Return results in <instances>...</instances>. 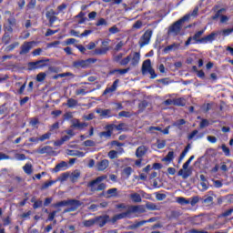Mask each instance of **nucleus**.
Instances as JSON below:
<instances>
[{
  "mask_svg": "<svg viewBox=\"0 0 233 233\" xmlns=\"http://www.w3.org/2000/svg\"><path fill=\"white\" fill-rule=\"evenodd\" d=\"M32 45H35V42L32 41L24 43L21 46L20 55L23 56L25 54H28L30 50H32Z\"/></svg>",
  "mask_w": 233,
  "mask_h": 233,
  "instance_id": "nucleus-14",
  "label": "nucleus"
},
{
  "mask_svg": "<svg viewBox=\"0 0 233 233\" xmlns=\"http://www.w3.org/2000/svg\"><path fill=\"white\" fill-rule=\"evenodd\" d=\"M218 35H219L218 32H212L211 34L202 37L201 40H199V45H207L208 43H214Z\"/></svg>",
  "mask_w": 233,
  "mask_h": 233,
  "instance_id": "nucleus-8",
  "label": "nucleus"
},
{
  "mask_svg": "<svg viewBox=\"0 0 233 233\" xmlns=\"http://www.w3.org/2000/svg\"><path fill=\"white\" fill-rule=\"evenodd\" d=\"M84 147H96V142H94V140H86Z\"/></svg>",
  "mask_w": 233,
  "mask_h": 233,
  "instance_id": "nucleus-56",
  "label": "nucleus"
},
{
  "mask_svg": "<svg viewBox=\"0 0 233 233\" xmlns=\"http://www.w3.org/2000/svg\"><path fill=\"white\" fill-rule=\"evenodd\" d=\"M109 219H110V217L108 215L100 216V217L95 218V223L96 225H99L100 227H105V225L108 223Z\"/></svg>",
  "mask_w": 233,
  "mask_h": 233,
  "instance_id": "nucleus-12",
  "label": "nucleus"
},
{
  "mask_svg": "<svg viewBox=\"0 0 233 233\" xmlns=\"http://www.w3.org/2000/svg\"><path fill=\"white\" fill-rule=\"evenodd\" d=\"M176 201L178 205H190V199L183 197H177Z\"/></svg>",
  "mask_w": 233,
  "mask_h": 233,
  "instance_id": "nucleus-23",
  "label": "nucleus"
},
{
  "mask_svg": "<svg viewBox=\"0 0 233 233\" xmlns=\"http://www.w3.org/2000/svg\"><path fill=\"white\" fill-rule=\"evenodd\" d=\"M117 154L118 152L116 150H111L108 152L107 156L109 159H117Z\"/></svg>",
  "mask_w": 233,
  "mask_h": 233,
  "instance_id": "nucleus-43",
  "label": "nucleus"
},
{
  "mask_svg": "<svg viewBox=\"0 0 233 233\" xmlns=\"http://www.w3.org/2000/svg\"><path fill=\"white\" fill-rule=\"evenodd\" d=\"M221 148H222V152H224L225 156H227V157L230 156V149L225 144H223L221 146Z\"/></svg>",
  "mask_w": 233,
  "mask_h": 233,
  "instance_id": "nucleus-50",
  "label": "nucleus"
},
{
  "mask_svg": "<svg viewBox=\"0 0 233 233\" xmlns=\"http://www.w3.org/2000/svg\"><path fill=\"white\" fill-rule=\"evenodd\" d=\"M187 123L185 119H179L177 122L173 123V127H181V125H185Z\"/></svg>",
  "mask_w": 233,
  "mask_h": 233,
  "instance_id": "nucleus-59",
  "label": "nucleus"
},
{
  "mask_svg": "<svg viewBox=\"0 0 233 233\" xmlns=\"http://www.w3.org/2000/svg\"><path fill=\"white\" fill-rule=\"evenodd\" d=\"M142 74L145 76L147 74H150L151 79H156L157 75H156V71L152 68V63L150 59L144 61L142 65Z\"/></svg>",
  "mask_w": 233,
  "mask_h": 233,
  "instance_id": "nucleus-5",
  "label": "nucleus"
},
{
  "mask_svg": "<svg viewBox=\"0 0 233 233\" xmlns=\"http://www.w3.org/2000/svg\"><path fill=\"white\" fill-rule=\"evenodd\" d=\"M109 32H110V34H117V33H119V28H117V26L114 25L109 28Z\"/></svg>",
  "mask_w": 233,
  "mask_h": 233,
  "instance_id": "nucleus-62",
  "label": "nucleus"
},
{
  "mask_svg": "<svg viewBox=\"0 0 233 233\" xmlns=\"http://www.w3.org/2000/svg\"><path fill=\"white\" fill-rule=\"evenodd\" d=\"M83 225H84V227H94V225H96V218L84 220Z\"/></svg>",
  "mask_w": 233,
  "mask_h": 233,
  "instance_id": "nucleus-36",
  "label": "nucleus"
},
{
  "mask_svg": "<svg viewBox=\"0 0 233 233\" xmlns=\"http://www.w3.org/2000/svg\"><path fill=\"white\" fill-rule=\"evenodd\" d=\"M115 127H116V130L125 131V130H127V124L122 123V124H119L117 126H115Z\"/></svg>",
  "mask_w": 233,
  "mask_h": 233,
  "instance_id": "nucleus-55",
  "label": "nucleus"
},
{
  "mask_svg": "<svg viewBox=\"0 0 233 233\" xmlns=\"http://www.w3.org/2000/svg\"><path fill=\"white\" fill-rule=\"evenodd\" d=\"M81 176V172L76 170L70 175L71 181H76V179H79V177Z\"/></svg>",
  "mask_w": 233,
  "mask_h": 233,
  "instance_id": "nucleus-37",
  "label": "nucleus"
},
{
  "mask_svg": "<svg viewBox=\"0 0 233 233\" xmlns=\"http://www.w3.org/2000/svg\"><path fill=\"white\" fill-rule=\"evenodd\" d=\"M147 152H148V147L142 145L138 147L136 150V157H143L147 155Z\"/></svg>",
  "mask_w": 233,
  "mask_h": 233,
  "instance_id": "nucleus-15",
  "label": "nucleus"
},
{
  "mask_svg": "<svg viewBox=\"0 0 233 233\" xmlns=\"http://www.w3.org/2000/svg\"><path fill=\"white\" fill-rule=\"evenodd\" d=\"M141 26H143V22L141 21H137L134 25H133V28H136V30H139V28H141Z\"/></svg>",
  "mask_w": 233,
  "mask_h": 233,
  "instance_id": "nucleus-60",
  "label": "nucleus"
},
{
  "mask_svg": "<svg viewBox=\"0 0 233 233\" xmlns=\"http://www.w3.org/2000/svg\"><path fill=\"white\" fill-rule=\"evenodd\" d=\"M105 179H106V175L97 177L95 180L89 182L87 187L90 188L91 192H101V190L106 188V185L103 183Z\"/></svg>",
  "mask_w": 233,
  "mask_h": 233,
  "instance_id": "nucleus-2",
  "label": "nucleus"
},
{
  "mask_svg": "<svg viewBox=\"0 0 233 233\" xmlns=\"http://www.w3.org/2000/svg\"><path fill=\"white\" fill-rule=\"evenodd\" d=\"M106 128L107 131H104L99 134L100 137H106V139H108V137H112V130L114 128V126H107Z\"/></svg>",
  "mask_w": 233,
  "mask_h": 233,
  "instance_id": "nucleus-18",
  "label": "nucleus"
},
{
  "mask_svg": "<svg viewBox=\"0 0 233 233\" xmlns=\"http://www.w3.org/2000/svg\"><path fill=\"white\" fill-rule=\"evenodd\" d=\"M123 46H125V42H123V41L118 42L115 46V51L119 52V50H121V48H123Z\"/></svg>",
  "mask_w": 233,
  "mask_h": 233,
  "instance_id": "nucleus-53",
  "label": "nucleus"
},
{
  "mask_svg": "<svg viewBox=\"0 0 233 233\" xmlns=\"http://www.w3.org/2000/svg\"><path fill=\"white\" fill-rule=\"evenodd\" d=\"M214 201V198L212 196L205 197L203 203H212Z\"/></svg>",
  "mask_w": 233,
  "mask_h": 233,
  "instance_id": "nucleus-63",
  "label": "nucleus"
},
{
  "mask_svg": "<svg viewBox=\"0 0 233 233\" xmlns=\"http://www.w3.org/2000/svg\"><path fill=\"white\" fill-rule=\"evenodd\" d=\"M205 30H207V27L195 33V35L192 36L195 43L199 44V41H201V35L205 34Z\"/></svg>",
  "mask_w": 233,
  "mask_h": 233,
  "instance_id": "nucleus-19",
  "label": "nucleus"
},
{
  "mask_svg": "<svg viewBox=\"0 0 233 233\" xmlns=\"http://www.w3.org/2000/svg\"><path fill=\"white\" fill-rule=\"evenodd\" d=\"M130 71V67H127L126 69H115L111 71V74H120V76H125V74H127Z\"/></svg>",
  "mask_w": 233,
  "mask_h": 233,
  "instance_id": "nucleus-33",
  "label": "nucleus"
},
{
  "mask_svg": "<svg viewBox=\"0 0 233 233\" xmlns=\"http://www.w3.org/2000/svg\"><path fill=\"white\" fill-rule=\"evenodd\" d=\"M88 127V123L81 122L77 118H73L71 120V128H76V130H85Z\"/></svg>",
  "mask_w": 233,
  "mask_h": 233,
  "instance_id": "nucleus-9",
  "label": "nucleus"
},
{
  "mask_svg": "<svg viewBox=\"0 0 233 233\" xmlns=\"http://www.w3.org/2000/svg\"><path fill=\"white\" fill-rule=\"evenodd\" d=\"M123 53H119L118 55H116L114 57V61H116V63H119L121 65V62L123 61Z\"/></svg>",
  "mask_w": 233,
  "mask_h": 233,
  "instance_id": "nucleus-49",
  "label": "nucleus"
},
{
  "mask_svg": "<svg viewBox=\"0 0 233 233\" xmlns=\"http://www.w3.org/2000/svg\"><path fill=\"white\" fill-rule=\"evenodd\" d=\"M208 125H210L208 120L202 119V121L200 122V128H205V127H208Z\"/></svg>",
  "mask_w": 233,
  "mask_h": 233,
  "instance_id": "nucleus-61",
  "label": "nucleus"
},
{
  "mask_svg": "<svg viewBox=\"0 0 233 233\" xmlns=\"http://www.w3.org/2000/svg\"><path fill=\"white\" fill-rule=\"evenodd\" d=\"M103 47L99 49H96L94 52L95 56H105L110 48L108 47V41L102 42Z\"/></svg>",
  "mask_w": 233,
  "mask_h": 233,
  "instance_id": "nucleus-11",
  "label": "nucleus"
},
{
  "mask_svg": "<svg viewBox=\"0 0 233 233\" xmlns=\"http://www.w3.org/2000/svg\"><path fill=\"white\" fill-rule=\"evenodd\" d=\"M66 106L68 108H76V106H79V102L74 98H68Z\"/></svg>",
  "mask_w": 233,
  "mask_h": 233,
  "instance_id": "nucleus-21",
  "label": "nucleus"
},
{
  "mask_svg": "<svg viewBox=\"0 0 233 233\" xmlns=\"http://www.w3.org/2000/svg\"><path fill=\"white\" fill-rule=\"evenodd\" d=\"M55 208H58V207H68V200H63L60 202H57L54 205Z\"/></svg>",
  "mask_w": 233,
  "mask_h": 233,
  "instance_id": "nucleus-45",
  "label": "nucleus"
},
{
  "mask_svg": "<svg viewBox=\"0 0 233 233\" xmlns=\"http://www.w3.org/2000/svg\"><path fill=\"white\" fill-rule=\"evenodd\" d=\"M45 79H46V73H39L36 76V81L38 83H42V81H44Z\"/></svg>",
  "mask_w": 233,
  "mask_h": 233,
  "instance_id": "nucleus-41",
  "label": "nucleus"
},
{
  "mask_svg": "<svg viewBox=\"0 0 233 233\" xmlns=\"http://www.w3.org/2000/svg\"><path fill=\"white\" fill-rule=\"evenodd\" d=\"M200 186L202 187V192H205V190H208V181L200 182Z\"/></svg>",
  "mask_w": 233,
  "mask_h": 233,
  "instance_id": "nucleus-57",
  "label": "nucleus"
},
{
  "mask_svg": "<svg viewBox=\"0 0 233 233\" xmlns=\"http://www.w3.org/2000/svg\"><path fill=\"white\" fill-rule=\"evenodd\" d=\"M17 46H19V42H15L5 48V52H12V50L17 48Z\"/></svg>",
  "mask_w": 233,
  "mask_h": 233,
  "instance_id": "nucleus-39",
  "label": "nucleus"
},
{
  "mask_svg": "<svg viewBox=\"0 0 233 233\" xmlns=\"http://www.w3.org/2000/svg\"><path fill=\"white\" fill-rule=\"evenodd\" d=\"M143 212H145V208H143V206H130L126 212L115 215L111 221L116 223V221H119V219L132 218V214H143Z\"/></svg>",
  "mask_w": 233,
  "mask_h": 233,
  "instance_id": "nucleus-1",
  "label": "nucleus"
},
{
  "mask_svg": "<svg viewBox=\"0 0 233 233\" xmlns=\"http://www.w3.org/2000/svg\"><path fill=\"white\" fill-rule=\"evenodd\" d=\"M146 223H147V221H145V220L135 221V222L130 226V228H131V230H136V228H139V227H143V225H145Z\"/></svg>",
  "mask_w": 233,
  "mask_h": 233,
  "instance_id": "nucleus-28",
  "label": "nucleus"
},
{
  "mask_svg": "<svg viewBox=\"0 0 233 233\" xmlns=\"http://www.w3.org/2000/svg\"><path fill=\"white\" fill-rule=\"evenodd\" d=\"M179 48L178 44H172L164 48L165 54H168V52H172V50H177Z\"/></svg>",
  "mask_w": 233,
  "mask_h": 233,
  "instance_id": "nucleus-26",
  "label": "nucleus"
},
{
  "mask_svg": "<svg viewBox=\"0 0 233 233\" xmlns=\"http://www.w3.org/2000/svg\"><path fill=\"white\" fill-rule=\"evenodd\" d=\"M117 85H119V79L115 80L110 87L106 88L103 95L106 96V94H112V92H116V90H117Z\"/></svg>",
  "mask_w": 233,
  "mask_h": 233,
  "instance_id": "nucleus-17",
  "label": "nucleus"
},
{
  "mask_svg": "<svg viewBox=\"0 0 233 233\" xmlns=\"http://www.w3.org/2000/svg\"><path fill=\"white\" fill-rule=\"evenodd\" d=\"M108 165H109L108 160L104 159L97 164V170H99L100 172H103V170H106V168H108Z\"/></svg>",
  "mask_w": 233,
  "mask_h": 233,
  "instance_id": "nucleus-20",
  "label": "nucleus"
},
{
  "mask_svg": "<svg viewBox=\"0 0 233 233\" xmlns=\"http://www.w3.org/2000/svg\"><path fill=\"white\" fill-rule=\"evenodd\" d=\"M119 117H132V114L128 111H122L118 114Z\"/></svg>",
  "mask_w": 233,
  "mask_h": 233,
  "instance_id": "nucleus-51",
  "label": "nucleus"
},
{
  "mask_svg": "<svg viewBox=\"0 0 233 233\" xmlns=\"http://www.w3.org/2000/svg\"><path fill=\"white\" fill-rule=\"evenodd\" d=\"M189 165L190 164H188V162L184 163L182 166V169L178 171V176H181L183 179H187L190 176V174H188V171L187 170Z\"/></svg>",
  "mask_w": 233,
  "mask_h": 233,
  "instance_id": "nucleus-16",
  "label": "nucleus"
},
{
  "mask_svg": "<svg viewBox=\"0 0 233 233\" xmlns=\"http://www.w3.org/2000/svg\"><path fill=\"white\" fill-rule=\"evenodd\" d=\"M188 19H190V15H186L181 19L177 20L173 25L170 26L168 34L179 35V33L181 32V25H183L185 21H188Z\"/></svg>",
  "mask_w": 233,
  "mask_h": 233,
  "instance_id": "nucleus-4",
  "label": "nucleus"
},
{
  "mask_svg": "<svg viewBox=\"0 0 233 233\" xmlns=\"http://www.w3.org/2000/svg\"><path fill=\"white\" fill-rule=\"evenodd\" d=\"M23 170L25 174H27L28 176H30V174H32L33 170H32V164L27 163L23 167Z\"/></svg>",
  "mask_w": 233,
  "mask_h": 233,
  "instance_id": "nucleus-34",
  "label": "nucleus"
},
{
  "mask_svg": "<svg viewBox=\"0 0 233 233\" xmlns=\"http://www.w3.org/2000/svg\"><path fill=\"white\" fill-rule=\"evenodd\" d=\"M96 114H99L100 117H108L110 116V109H101L98 108L96 110Z\"/></svg>",
  "mask_w": 233,
  "mask_h": 233,
  "instance_id": "nucleus-22",
  "label": "nucleus"
},
{
  "mask_svg": "<svg viewBox=\"0 0 233 233\" xmlns=\"http://www.w3.org/2000/svg\"><path fill=\"white\" fill-rule=\"evenodd\" d=\"M38 154H50L52 152V147L50 146H46L38 149Z\"/></svg>",
  "mask_w": 233,
  "mask_h": 233,
  "instance_id": "nucleus-30",
  "label": "nucleus"
},
{
  "mask_svg": "<svg viewBox=\"0 0 233 233\" xmlns=\"http://www.w3.org/2000/svg\"><path fill=\"white\" fill-rule=\"evenodd\" d=\"M132 172H134L132 167H125L123 170L124 177H127V179H128V177H130V176L132 175Z\"/></svg>",
  "mask_w": 233,
  "mask_h": 233,
  "instance_id": "nucleus-31",
  "label": "nucleus"
},
{
  "mask_svg": "<svg viewBox=\"0 0 233 233\" xmlns=\"http://www.w3.org/2000/svg\"><path fill=\"white\" fill-rule=\"evenodd\" d=\"M188 150H190V145H187L186 147V148L184 149V151L181 153V155L178 158V163H181V161H183V159H185L187 154H188Z\"/></svg>",
  "mask_w": 233,
  "mask_h": 233,
  "instance_id": "nucleus-32",
  "label": "nucleus"
},
{
  "mask_svg": "<svg viewBox=\"0 0 233 233\" xmlns=\"http://www.w3.org/2000/svg\"><path fill=\"white\" fill-rule=\"evenodd\" d=\"M81 205L82 203L79 200L69 199L67 208L64 210V213L66 214V212H76V210L78 209Z\"/></svg>",
  "mask_w": 233,
  "mask_h": 233,
  "instance_id": "nucleus-7",
  "label": "nucleus"
},
{
  "mask_svg": "<svg viewBox=\"0 0 233 233\" xmlns=\"http://www.w3.org/2000/svg\"><path fill=\"white\" fill-rule=\"evenodd\" d=\"M67 167H68V164L65 161H62L55 167L54 172H59L64 168H66Z\"/></svg>",
  "mask_w": 233,
  "mask_h": 233,
  "instance_id": "nucleus-24",
  "label": "nucleus"
},
{
  "mask_svg": "<svg viewBox=\"0 0 233 233\" xmlns=\"http://www.w3.org/2000/svg\"><path fill=\"white\" fill-rule=\"evenodd\" d=\"M146 208H147V210H159V206L151 202L147 203Z\"/></svg>",
  "mask_w": 233,
  "mask_h": 233,
  "instance_id": "nucleus-35",
  "label": "nucleus"
},
{
  "mask_svg": "<svg viewBox=\"0 0 233 233\" xmlns=\"http://www.w3.org/2000/svg\"><path fill=\"white\" fill-rule=\"evenodd\" d=\"M116 208H117V210H119V212H121V210H128V207H127L125 204L121 203V204H116Z\"/></svg>",
  "mask_w": 233,
  "mask_h": 233,
  "instance_id": "nucleus-48",
  "label": "nucleus"
},
{
  "mask_svg": "<svg viewBox=\"0 0 233 233\" xmlns=\"http://www.w3.org/2000/svg\"><path fill=\"white\" fill-rule=\"evenodd\" d=\"M55 183H56V181H54V180H51V181H49V182H46V183L42 186L41 189H42V190H46V188H48L49 187H52V185H55Z\"/></svg>",
  "mask_w": 233,
  "mask_h": 233,
  "instance_id": "nucleus-46",
  "label": "nucleus"
},
{
  "mask_svg": "<svg viewBox=\"0 0 233 233\" xmlns=\"http://www.w3.org/2000/svg\"><path fill=\"white\" fill-rule=\"evenodd\" d=\"M52 136V133L47 132L44 135H42L40 137H38L37 141H46V139H48L50 137Z\"/></svg>",
  "mask_w": 233,
  "mask_h": 233,
  "instance_id": "nucleus-44",
  "label": "nucleus"
},
{
  "mask_svg": "<svg viewBox=\"0 0 233 233\" xmlns=\"http://www.w3.org/2000/svg\"><path fill=\"white\" fill-rule=\"evenodd\" d=\"M198 130H194L192 133H190L187 137V139H194V137H196V136H198Z\"/></svg>",
  "mask_w": 233,
  "mask_h": 233,
  "instance_id": "nucleus-64",
  "label": "nucleus"
},
{
  "mask_svg": "<svg viewBox=\"0 0 233 233\" xmlns=\"http://www.w3.org/2000/svg\"><path fill=\"white\" fill-rule=\"evenodd\" d=\"M173 160H174V151H169L167 155L164 158H162V161L164 163H170Z\"/></svg>",
  "mask_w": 233,
  "mask_h": 233,
  "instance_id": "nucleus-27",
  "label": "nucleus"
},
{
  "mask_svg": "<svg viewBox=\"0 0 233 233\" xmlns=\"http://www.w3.org/2000/svg\"><path fill=\"white\" fill-rule=\"evenodd\" d=\"M174 105L176 106H185V105H187V100H185V98L174 99Z\"/></svg>",
  "mask_w": 233,
  "mask_h": 233,
  "instance_id": "nucleus-29",
  "label": "nucleus"
},
{
  "mask_svg": "<svg viewBox=\"0 0 233 233\" xmlns=\"http://www.w3.org/2000/svg\"><path fill=\"white\" fill-rule=\"evenodd\" d=\"M233 32V27L230 29H223L222 31H219L218 34H222L224 37H227L228 35H230Z\"/></svg>",
  "mask_w": 233,
  "mask_h": 233,
  "instance_id": "nucleus-40",
  "label": "nucleus"
},
{
  "mask_svg": "<svg viewBox=\"0 0 233 233\" xmlns=\"http://www.w3.org/2000/svg\"><path fill=\"white\" fill-rule=\"evenodd\" d=\"M106 26V20H105V18H100L97 22H96V26Z\"/></svg>",
  "mask_w": 233,
  "mask_h": 233,
  "instance_id": "nucleus-58",
  "label": "nucleus"
},
{
  "mask_svg": "<svg viewBox=\"0 0 233 233\" xmlns=\"http://www.w3.org/2000/svg\"><path fill=\"white\" fill-rule=\"evenodd\" d=\"M141 61V55L137 52L131 53L121 61V66H127L130 63L131 66H137Z\"/></svg>",
  "mask_w": 233,
  "mask_h": 233,
  "instance_id": "nucleus-3",
  "label": "nucleus"
},
{
  "mask_svg": "<svg viewBox=\"0 0 233 233\" xmlns=\"http://www.w3.org/2000/svg\"><path fill=\"white\" fill-rule=\"evenodd\" d=\"M148 106V102L147 101H142L138 105V112H144L145 108Z\"/></svg>",
  "mask_w": 233,
  "mask_h": 233,
  "instance_id": "nucleus-38",
  "label": "nucleus"
},
{
  "mask_svg": "<svg viewBox=\"0 0 233 233\" xmlns=\"http://www.w3.org/2000/svg\"><path fill=\"white\" fill-rule=\"evenodd\" d=\"M152 37V31H146L142 37L140 38L139 46L141 48L147 46L150 43V38Z\"/></svg>",
  "mask_w": 233,
  "mask_h": 233,
  "instance_id": "nucleus-10",
  "label": "nucleus"
},
{
  "mask_svg": "<svg viewBox=\"0 0 233 233\" xmlns=\"http://www.w3.org/2000/svg\"><path fill=\"white\" fill-rule=\"evenodd\" d=\"M189 199V205H191V207H195L196 205H198V203H199V198L198 197H193Z\"/></svg>",
  "mask_w": 233,
  "mask_h": 233,
  "instance_id": "nucleus-42",
  "label": "nucleus"
},
{
  "mask_svg": "<svg viewBox=\"0 0 233 233\" xmlns=\"http://www.w3.org/2000/svg\"><path fill=\"white\" fill-rule=\"evenodd\" d=\"M92 63H96V59L88 58L86 60H76L73 62V68H88Z\"/></svg>",
  "mask_w": 233,
  "mask_h": 233,
  "instance_id": "nucleus-6",
  "label": "nucleus"
},
{
  "mask_svg": "<svg viewBox=\"0 0 233 233\" xmlns=\"http://www.w3.org/2000/svg\"><path fill=\"white\" fill-rule=\"evenodd\" d=\"M166 145H167V142H165V140H157V147L159 149L165 148Z\"/></svg>",
  "mask_w": 233,
  "mask_h": 233,
  "instance_id": "nucleus-52",
  "label": "nucleus"
},
{
  "mask_svg": "<svg viewBox=\"0 0 233 233\" xmlns=\"http://www.w3.org/2000/svg\"><path fill=\"white\" fill-rule=\"evenodd\" d=\"M232 214H233V208H230V209L226 210L225 212H223V213L220 215V217H221V218H228V216H232Z\"/></svg>",
  "mask_w": 233,
  "mask_h": 233,
  "instance_id": "nucleus-47",
  "label": "nucleus"
},
{
  "mask_svg": "<svg viewBox=\"0 0 233 233\" xmlns=\"http://www.w3.org/2000/svg\"><path fill=\"white\" fill-rule=\"evenodd\" d=\"M57 13H56L54 10H49L46 12V19L49 21L50 26H54V23L57 21Z\"/></svg>",
  "mask_w": 233,
  "mask_h": 233,
  "instance_id": "nucleus-13",
  "label": "nucleus"
},
{
  "mask_svg": "<svg viewBox=\"0 0 233 233\" xmlns=\"http://www.w3.org/2000/svg\"><path fill=\"white\" fill-rule=\"evenodd\" d=\"M131 201H133V203H141L142 199H141V195H139L138 193H133L129 196Z\"/></svg>",
  "mask_w": 233,
  "mask_h": 233,
  "instance_id": "nucleus-25",
  "label": "nucleus"
},
{
  "mask_svg": "<svg viewBox=\"0 0 233 233\" xmlns=\"http://www.w3.org/2000/svg\"><path fill=\"white\" fill-rule=\"evenodd\" d=\"M15 159H17L18 161H25V159H26V156H25V154H18L16 153L15 155Z\"/></svg>",
  "mask_w": 233,
  "mask_h": 233,
  "instance_id": "nucleus-54",
  "label": "nucleus"
}]
</instances>
